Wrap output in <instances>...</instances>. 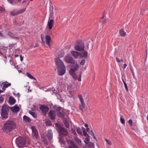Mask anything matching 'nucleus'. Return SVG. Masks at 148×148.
<instances>
[{
  "instance_id": "1",
  "label": "nucleus",
  "mask_w": 148,
  "mask_h": 148,
  "mask_svg": "<svg viewBox=\"0 0 148 148\" xmlns=\"http://www.w3.org/2000/svg\"><path fill=\"white\" fill-rule=\"evenodd\" d=\"M15 124L14 122L11 121H8L6 122L3 126L2 130L5 133L11 135L12 132L15 127Z\"/></svg>"
},
{
  "instance_id": "2",
  "label": "nucleus",
  "mask_w": 148,
  "mask_h": 148,
  "mask_svg": "<svg viewBox=\"0 0 148 148\" xmlns=\"http://www.w3.org/2000/svg\"><path fill=\"white\" fill-rule=\"evenodd\" d=\"M15 142L19 148H22L25 146H27L29 144L28 138H24L21 136H19L16 138Z\"/></svg>"
},
{
  "instance_id": "3",
  "label": "nucleus",
  "mask_w": 148,
  "mask_h": 148,
  "mask_svg": "<svg viewBox=\"0 0 148 148\" xmlns=\"http://www.w3.org/2000/svg\"><path fill=\"white\" fill-rule=\"evenodd\" d=\"M8 109L5 105H3L2 108L1 116L2 118H6L8 117Z\"/></svg>"
},
{
  "instance_id": "4",
  "label": "nucleus",
  "mask_w": 148,
  "mask_h": 148,
  "mask_svg": "<svg viewBox=\"0 0 148 148\" xmlns=\"http://www.w3.org/2000/svg\"><path fill=\"white\" fill-rule=\"evenodd\" d=\"M56 125L61 134H62L63 136H66L68 134V131L65 128L62 127L58 123H56Z\"/></svg>"
},
{
  "instance_id": "5",
  "label": "nucleus",
  "mask_w": 148,
  "mask_h": 148,
  "mask_svg": "<svg viewBox=\"0 0 148 148\" xmlns=\"http://www.w3.org/2000/svg\"><path fill=\"white\" fill-rule=\"evenodd\" d=\"M84 44L82 41H80L78 42L77 45L75 47L76 50L79 51L84 50Z\"/></svg>"
},
{
  "instance_id": "6",
  "label": "nucleus",
  "mask_w": 148,
  "mask_h": 148,
  "mask_svg": "<svg viewBox=\"0 0 148 148\" xmlns=\"http://www.w3.org/2000/svg\"><path fill=\"white\" fill-rule=\"evenodd\" d=\"M25 10L26 8L18 10H14L11 12L10 14L12 16H14L15 15L23 13L25 11Z\"/></svg>"
},
{
  "instance_id": "7",
  "label": "nucleus",
  "mask_w": 148,
  "mask_h": 148,
  "mask_svg": "<svg viewBox=\"0 0 148 148\" xmlns=\"http://www.w3.org/2000/svg\"><path fill=\"white\" fill-rule=\"evenodd\" d=\"M64 59L66 63L74 64L75 63V61L73 59V58L70 56L69 55H68L65 56Z\"/></svg>"
},
{
  "instance_id": "8",
  "label": "nucleus",
  "mask_w": 148,
  "mask_h": 148,
  "mask_svg": "<svg viewBox=\"0 0 148 148\" xmlns=\"http://www.w3.org/2000/svg\"><path fill=\"white\" fill-rule=\"evenodd\" d=\"M68 145V148H79L77 145L72 140H67Z\"/></svg>"
},
{
  "instance_id": "9",
  "label": "nucleus",
  "mask_w": 148,
  "mask_h": 148,
  "mask_svg": "<svg viewBox=\"0 0 148 148\" xmlns=\"http://www.w3.org/2000/svg\"><path fill=\"white\" fill-rule=\"evenodd\" d=\"M71 53L75 58H79L82 57V54L79 52L73 51L71 52Z\"/></svg>"
},
{
  "instance_id": "10",
  "label": "nucleus",
  "mask_w": 148,
  "mask_h": 148,
  "mask_svg": "<svg viewBox=\"0 0 148 148\" xmlns=\"http://www.w3.org/2000/svg\"><path fill=\"white\" fill-rule=\"evenodd\" d=\"M58 71L59 75H63L66 72V68L65 66H63L58 68Z\"/></svg>"
},
{
  "instance_id": "11",
  "label": "nucleus",
  "mask_w": 148,
  "mask_h": 148,
  "mask_svg": "<svg viewBox=\"0 0 148 148\" xmlns=\"http://www.w3.org/2000/svg\"><path fill=\"white\" fill-rule=\"evenodd\" d=\"M48 116L52 120L55 119L56 118V112L53 110H51L49 112Z\"/></svg>"
},
{
  "instance_id": "12",
  "label": "nucleus",
  "mask_w": 148,
  "mask_h": 148,
  "mask_svg": "<svg viewBox=\"0 0 148 148\" xmlns=\"http://www.w3.org/2000/svg\"><path fill=\"white\" fill-rule=\"evenodd\" d=\"M11 85V84L10 83H9L7 81H5L1 83H0V86H3L2 89L3 90H5L6 88L10 86Z\"/></svg>"
},
{
  "instance_id": "13",
  "label": "nucleus",
  "mask_w": 148,
  "mask_h": 148,
  "mask_svg": "<svg viewBox=\"0 0 148 148\" xmlns=\"http://www.w3.org/2000/svg\"><path fill=\"white\" fill-rule=\"evenodd\" d=\"M40 108L42 112L45 114H46L49 110V108L47 106L45 105L41 106L40 107Z\"/></svg>"
},
{
  "instance_id": "14",
  "label": "nucleus",
  "mask_w": 148,
  "mask_h": 148,
  "mask_svg": "<svg viewBox=\"0 0 148 148\" xmlns=\"http://www.w3.org/2000/svg\"><path fill=\"white\" fill-rule=\"evenodd\" d=\"M32 136H34L36 138H37L38 136V133L37 130L34 127H32Z\"/></svg>"
},
{
  "instance_id": "15",
  "label": "nucleus",
  "mask_w": 148,
  "mask_h": 148,
  "mask_svg": "<svg viewBox=\"0 0 148 148\" xmlns=\"http://www.w3.org/2000/svg\"><path fill=\"white\" fill-rule=\"evenodd\" d=\"M11 110L14 113H17L19 110V108L17 105L16 104L14 106L10 108Z\"/></svg>"
},
{
  "instance_id": "16",
  "label": "nucleus",
  "mask_w": 148,
  "mask_h": 148,
  "mask_svg": "<svg viewBox=\"0 0 148 148\" xmlns=\"http://www.w3.org/2000/svg\"><path fill=\"white\" fill-rule=\"evenodd\" d=\"M53 24L54 20L53 19H50V18H49L47 24V26L48 27L49 29H52Z\"/></svg>"
},
{
  "instance_id": "17",
  "label": "nucleus",
  "mask_w": 148,
  "mask_h": 148,
  "mask_svg": "<svg viewBox=\"0 0 148 148\" xmlns=\"http://www.w3.org/2000/svg\"><path fill=\"white\" fill-rule=\"evenodd\" d=\"M45 40L46 41V44L50 47V42L51 41V38L49 35H46L45 36Z\"/></svg>"
},
{
  "instance_id": "18",
  "label": "nucleus",
  "mask_w": 148,
  "mask_h": 148,
  "mask_svg": "<svg viewBox=\"0 0 148 148\" xmlns=\"http://www.w3.org/2000/svg\"><path fill=\"white\" fill-rule=\"evenodd\" d=\"M47 136L48 140H51L53 138V134L51 130H48L47 133Z\"/></svg>"
},
{
  "instance_id": "19",
  "label": "nucleus",
  "mask_w": 148,
  "mask_h": 148,
  "mask_svg": "<svg viewBox=\"0 0 148 148\" xmlns=\"http://www.w3.org/2000/svg\"><path fill=\"white\" fill-rule=\"evenodd\" d=\"M56 64L58 68L61 67L63 66H65L63 62L60 59H58L56 62Z\"/></svg>"
},
{
  "instance_id": "20",
  "label": "nucleus",
  "mask_w": 148,
  "mask_h": 148,
  "mask_svg": "<svg viewBox=\"0 0 148 148\" xmlns=\"http://www.w3.org/2000/svg\"><path fill=\"white\" fill-rule=\"evenodd\" d=\"M74 138L75 141L77 142L78 145L79 146L82 145V141L77 136H74Z\"/></svg>"
},
{
  "instance_id": "21",
  "label": "nucleus",
  "mask_w": 148,
  "mask_h": 148,
  "mask_svg": "<svg viewBox=\"0 0 148 148\" xmlns=\"http://www.w3.org/2000/svg\"><path fill=\"white\" fill-rule=\"evenodd\" d=\"M15 100L14 98L12 97H10L9 98V103L10 105H12L15 103Z\"/></svg>"
},
{
  "instance_id": "22",
  "label": "nucleus",
  "mask_w": 148,
  "mask_h": 148,
  "mask_svg": "<svg viewBox=\"0 0 148 148\" xmlns=\"http://www.w3.org/2000/svg\"><path fill=\"white\" fill-rule=\"evenodd\" d=\"M119 34L122 37H125L126 35V33L123 29H121L119 31Z\"/></svg>"
},
{
  "instance_id": "23",
  "label": "nucleus",
  "mask_w": 148,
  "mask_h": 148,
  "mask_svg": "<svg viewBox=\"0 0 148 148\" xmlns=\"http://www.w3.org/2000/svg\"><path fill=\"white\" fill-rule=\"evenodd\" d=\"M23 120L26 122H30L31 121V120L30 118L26 115H25L23 116Z\"/></svg>"
},
{
  "instance_id": "24",
  "label": "nucleus",
  "mask_w": 148,
  "mask_h": 148,
  "mask_svg": "<svg viewBox=\"0 0 148 148\" xmlns=\"http://www.w3.org/2000/svg\"><path fill=\"white\" fill-rule=\"evenodd\" d=\"M72 76L73 78L74 79H75L76 80L78 79L79 81H81V75H80L79 77H78V76L77 75H76L75 74L73 75Z\"/></svg>"
},
{
  "instance_id": "25",
  "label": "nucleus",
  "mask_w": 148,
  "mask_h": 148,
  "mask_svg": "<svg viewBox=\"0 0 148 148\" xmlns=\"http://www.w3.org/2000/svg\"><path fill=\"white\" fill-rule=\"evenodd\" d=\"M41 137L42 139L43 140L44 143L45 144H47V139L46 137L45 136H44L43 135H41Z\"/></svg>"
},
{
  "instance_id": "26",
  "label": "nucleus",
  "mask_w": 148,
  "mask_h": 148,
  "mask_svg": "<svg viewBox=\"0 0 148 148\" xmlns=\"http://www.w3.org/2000/svg\"><path fill=\"white\" fill-rule=\"evenodd\" d=\"M65 113L64 111H62V112H59V113L58 114V116L61 118H63L64 117V115L65 114Z\"/></svg>"
},
{
  "instance_id": "27",
  "label": "nucleus",
  "mask_w": 148,
  "mask_h": 148,
  "mask_svg": "<svg viewBox=\"0 0 148 148\" xmlns=\"http://www.w3.org/2000/svg\"><path fill=\"white\" fill-rule=\"evenodd\" d=\"M29 113L31 114L34 117L36 118L37 116V114L35 112H34L32 111L31 110H29Z\"/></svg>"
},
{
  "instance_id": "28",
  "label": "nucleus",
  "mask_w": 148,
  "mask_h": 148,
  "mask_svg": "<svg viewBox=\"0 0 148 148\" xmlns=\"http://www.w3.org/2000/svg\"><path fill=\"white\" fill-rule=\"evenodd\" d=\"M64 123L67 129H69V125L67 121L66 120H65L64 121Z\"/></svg>"
},
{
  "instance_id": "29",
  "label": "nucleus",
  "mask_w": 148,
  "mask_h": 148,
  "mask_svg": "<svg viewBox=\"0 0 148 148\" xmlns=\"http://www.w3.org/2000/svg\"><path fill=\"white\" fill-rule=\"evenodd\" d=\"M27 76L30 78L31 79H34V80H35L36 81V79L33 76H32L31 74H30L29 73H27Z\"/></svg>"
},
{
  "instance_id": "30",
  "label": "nucleus",
  "mask_w": 148,
  "mask_h": 148,
  "mask_svg": "<svg viewBox=\"0 0 148 148\" xmlns=\"http://www.w3.org/2000/svg\"><path fill=\"white\" fill-rule=\"evenodd\" d=\"M120 121L121 123L123 124H125V120L124 119L123 116L122 115H120Z\"/></svg>"
},
{
  "instance_id": "31",
  "label": "nucleus",
  "mask_w": 148,
  "mask_h": 148,
  "mask_svg": "<svg viewBox=\"0 0 148 148\" xmlns=\"http://www.w3.org/2000/svg\"><path fill=\"white\" fill-rule=\"evenodd\" d=\"M75 71L74 69H73L71 68L70 70L69 73L72 76L73 75L75 74Z\"/></svg>"
},
{
  "instance_id": "32",
  "label": "nucleus",
  "mask_w": 148,
  "mask_h": 148,
  "mask_svg": "<svg viewBox=\"0 0 148 148\" xmlns=\"http://www.w3.org/2000/svg\"><path fill=\"white\" fill-rule=\"evenodd\" d=\"M78 96L79 99L80 100V101L81 102V103L82 104H84V100H83L82 96L81 95H79Z\"/></svg>"
},
{
  "instance_id": "33",
  "label": "nucleus",
  "mask_w": 148,
  "mask_h": 148,
  "mask_svg": "<svg viewBox=\"0 0 148 148\" xmlns=\"http://www.w3.org/2000/svg\"><path fill=\"white\" fill-rule=\"evenodd\" d=\"M7 35L9 36L10 37L12 38L13 37H14L15 34L11 32H9L8 33Z\"/></svg>"
},
{
  "instance_id": "34",
  "label": "nucleus",
  "mask_w": 148,
  "mask_h": 148,
  "mask_svg": "<svg viewBox=\"0 0 148 148\" xmlns=\"http://www.w3.org/2000/svg\"><path fill=\"white\" fill-rule=\"evenodd\" d=\"M76 131L77 133L80 135H82V132L81 129L79 128H77V129Z\"/></svg>"
},
{
  "instance_id": "35",
  "label": "nucleus",
  "mask_w": 148,
  "mask_h": 148,
  "mask_svg": "<svg viewBox=\"0 0 148 148\" xmlns=\"http://www.w3.org/2000/svg\"><path fill=\"white\" fill-rule=\"evenodd\" d=\"M45 124L46 126H51L52 125L51 123L50 120H47L45 122Z\"/></svg>"
},
{
  "instance_id": "36",
  "label": "nucleus",
  "mask_w": 148,
  "mask_h": 148,
  "mask_svg": "<svg viewBox=\"0 0 148 148\" xmlns=\"http://www.w3.org/2000/svg\"><path fill=\"white\" fill-rule=\"evenodd\" d=\"M85 104H81L79 105V109L81 110H82L84 108Z\"/></svg>"
},
{
  "instance_id": "37",
  "label": "nucleus",
  "mask_w": 148,
  "mask_h": 148,
  "mask_svg": "<svg viewBox=\"0 0 148 148\" xmlns=\"http://www.w3.org/2000/svg\"><path fill=\"white\" fill-rule=\"evenodd\" d=\"M8 2L12 5H15L16 3L14 2V0H7Z\"/></svg>"
},
{
  "instance_id": "38",
  "label": "nucleus",
  "mask_w": 148,
  "mask_h": 148,
  "mask_svg": "<svg viewBox=\"0 0 148 148\" xmlns=\"http://www.w3.org/2000/svg\"><path fill=\"white\" fill-rule=\"evenodd\" d=\"M82 54H83V55H82V57H87V56L88 53L86 51H84L82 53Z\"/></svg>"
},
{
  "instance_id": "39",
  "label": "nucleus",
  "mask_w": 148,
  "mask_h": 148,
  "mask_svg": "<svg viewBox=\"0 0 148 148\" xmlns=\"http://www.w3.org/2000/svg\"><path fill=\"white\" fill-rule=\"evenodd\" d=\"M4 95H1L0 97V103H1L3 102L4 99Z\"/></svg>"
},
{
  "instance_id": "40",
  "label": "nucleus",
  "mask_w": 148,
  "mask_h": 148,
  "mask_svg": "<svg viewBox=\"0 0 148 148\" xmlns=\"http://www.w3.org/2000/svg\"><path fill=\"white\" fill-rule=\"evenodd\" d=\"M89 136H87V137H86L85 138V140L84 141V142L86 144H88L90 140V139L89 138Z\"/></svg>"
},
{
  "instance_id": "41",
  "label": "nucleus",
  "mask_w": 148,
  "mask_h": 148,
  "mask_svg": "<svg viewBox=\"0 0 148 148\" xmlns=\"http://www.w3.org/2000/svg\"><path fill=\"white\" fill-rule=\"evenodd\" d=\"M5 11L4 8L0 6V13H3Z\"/></svg>"
},
{
  "instance_id": "42",
  "label": "nucleus",
  "mask_w": 148,
  "mask_h": 148,
  "mask_svg": "<svg viewBox=\"0 0 148 148\" xmlns=\"http://www.w3.org/2000/svg\"><path fill=\"white\" fill-rule=\"evenodd\" d=\"M83 135L85 136H89L88 135L87 133L85 132V130H84H84H83Z\"/></svg>"
},
{
  "instance_id": "43",
  "label": "nucleus",
  "mask_w": 148,
  "mask_h": 148,
  "mask_svg": "<svg viewBox=\"0 0 148 148\" xmlns=\"http://www.w3.org/2000/svg\"><path fill=\"white\" fill-rule=\"evenodd\" d=\"M79 66L77 64H75V66L74 68V69L75 71H77L78 69Z\"/></svg>"
},
{
  "instance_id": "44",
  "label": "nucleus",
  "mask_w": 148,
  "mask_h": 148,
  "mask_svg": "<svg viewBox=\"0 0 148 148\" xmlns=\"http://www.w3.org/2000/svg\"><path fill=\"white\" fill-rule=\"evenodd\" d=\"M128 123L130 126H132L133 125L132 121V119H130L128 121Z\"/></svg>"
},
{
  "instance_id": "45",
  "label": "nucleus",
  "mask_w": 148,
  "mask_h": 148,
  "mask_svg": "<svg viewBox=\"0 0 148 148\" xmlns=\"http://www.w3.org/2000/svg\"><path fill=\"white\" fill-rule=\"evenodd\" d=\"M85 62V60L84 59L81 60L80 64L81 65H84Z\"/></svg>"
},
{
  "instance_id": "46",
  "label": "nucleus",
  "mask_w": 148,
  "mask_h": 148,
  "mask_svg": "<svg viewBox=\"0 0 148 148\" xmlns=\"http://www.w3.org/2000/svg\"><path fill=\"white\" fill-rule=\"evenodd\" d=\"M106 141L107 143L109 145H111L112 144L110 140L106 139Z\"/></svg>"
},
{
  "instance_id": "47",
  "label": "nucleus",
  "mask_w": 148,
  "mask_h": 148,
  "mask_svg": "<svg viewBox=\"0 0 148 148\" xmlns=\"http://www.w3.org/2000/svg\"><path fill=\"white\" fill-rule=\"evenodd\" d=\"M100 21L102 23H103L105 21V18H104V17H103L100 20Z\"/></svg>"
},
{
  "instance_id": "48",
  "label": "nucleus",
  "mask_w": 148,
  "mask_h": 148,
  "mask_svg": "<svg viewBox=\"0 0 148 148\" xmlns=\"http://www.w3.org/2000/svg\"><path fill=\"white\" fill-rule=\"evenodd\" d=\"M43 34H41V40L42 41V42H44V43H45V41L44 40V39L43 38Z\"/></svg>"
},
{
  "instance_id": "49",
  "label": "nucleus",
  "mask_w": 148,
  "mask_h": 148,
  "mask_svg": "<svg viewBox=\"0 0 148 148\" xmlns=\"http://www.w3.org/2000/svg\"><path fill=\"white\" fill-rule=\"evenodd\" d=\"M123 80V84H124V85L125 87H126V86H127V85L126 83H125V82L124 81V80Z\"/></svg>"
},
{
  "instance_id": "50",
  "label": "nucleus",
  "mask_w": 148,
  "mask_h": 148,
  "mask_svg": "<svg viewBox=\"0 0 148 148\" xmlns=\"http://www.w3.org/2000/svg\"><path fill=\"white\" fill-rule=\"evenodd\" d=\"M116 61L118 63H119L120 62V60L119 58H116Z\"/></svg>"
},
{
  "instance_id": "51",
  "label": "nucleus",
  "mask_w": 148,
  "mask_h": 148,
  "mask_svg": "<svg viewBox=\"0 0 148 148\" xmlns=\"http://www.w3.org/2000/svg\"><path fill=\"white\" fill-rule=\"evenodd\" d=\"M73 133L74 134V135H75V136H77V135L75 131H73Z\"/></svg>"
},
{
  "instance_id": "52",
  "label": "nucleus",
  "mask_w": 148,
  "mask_h": 148,
  "mask_svg": "<svg viewBox=\"0 0 148 148\" xmlns=\"http://www.w3.org/2000/svg\"><path fill=\"white\" fill-rule=\"evenodd\" d=\"M53 8H52V11L51 12H50V16H52L53 15Z\"/></svg>"
},
{
  "instance_id": "53",
  "label": "nucleus",
  "mask_w": 148,
  "mask_h": 148,
  "mask_svg": "<svg viewBox=\"0 0 148 148\" xmlns=\"http://www.w3.org/2000/svg\"><path fill=\"white\" fill-rule=\"evenodd\" d=\"M20 60H21V61L22 62L23 60V56H22L21 55H20Z\"/></svg>"
},
{
  "instance_id": "54",
  "label": "nucleus",
  "mask_w": 148,
  "mask_h": 148,
  "mask_svg": "<svg viewBox=\"0 0 148 148\" xmlns=\"http://www.w3.org/2000/svg\"><path fill=\"white\" fill-rule=\"evenodd\" d=\"M127 66V64H123V69H124L125 68H126V67Z\"/></svg>"
},
{
  "instance_id": "55",
  "label": "nucleus",
  "mask_w": 148,
  "mask_h": 148,
  "mask_svg": "<svg viewBox=\"0 0 148 148\" xmlns=\"http://www.w3.org/2000/svg\"><path fill=\"white\" fill-rule=\"evenodd\" d=\"M12 38H13L16 40H18V37H16L14 36V37H13Z\"/></svg>"
},
{
  "instance_id": "56",
  "label": "nucleus",
  "mask_w": 148,
  "mask_h": 148,
  "mask_svg": "<svg viewBox=\"0 0 148 148\" xmlns=\"http://www.w3.org/2000/svg\"><path fill=\"white\" fill-rule=\"evenodd\" d=\"M14 45V44H13V45L11 44H9V47H12Z\"/></svg>"
},
{
  "instance_id": "57",
  "label": "nucleus",
  "mask_w": 148,
  "mask_h": 148,
  "mask_svg": "<svg viewBox=\"0 0 148 148\" xmlns=\"http://www.w3.org/2000/svg\"><path fill=\"white\" fill-rule=\"evenodd\" d=\"M91 135L93 136V138H95V135H94V133H92V134Z\"/></svg>"
},
{
  "instance_id": "58",
  "label": "nucleus",
  "mask_w": 148,
  "mask_h": 148,
  "mask_svg": "<svg viewBox=\"0 0 148 148\" xmlns=\"http://www.w3.org/2000/svg\"><path fill=\"white\" fill-rule=\"evenodd\" d=\"M125 88L127 92H128V90L127 88V86H126V87H125Z\"/></svg>"
},
{
  "instance_id": "59",
  "label": "nucleus",
  "mask_w": 148,
  "mask_h": 148,
  "mask_svg": "<svg viewBox=\"0 0 148 148\" xmlns=\"http://www.w3.org/2000/svg\"><path fill=\"white\" fill-rule=\"evenodd\" d=\"M3 36V34L0 32V36L2 37Z\"/></svg>"
},
{
  "instance_id": "60",
  "label": "nucleus",
  "mask_w": 148,
  "mask_h": 148,
  "mask_svg": "<svg viewBox=\"0 0 148 148\" xmlns=\"http://www.w3.org/2000/svg\"><path fill=\"white\" fill-rule=\"evenodd\" d=\"M60 140L61 141H62V143H63L64 142L63 140L61 139V137H60Z\"/></svg>"
},
{
  "instance_id": "61",
  "label": "nucleus",
  "mask_w": 148,
  "mask_h": 148,
  "mask_svg": "<svg viewBox=\"0 0 148 148\" xmlns=\"http://www.w3.org/2000/svg\"><path fill=\"white\" fill-rule=\"evenodd\" d=\"M27 1V0H23L22 1V3H24L25 2H26Z\"/></svg>"
},
{
  "instance_id": "62",
  "label": "nucleus",
  "mask_w": 148,
  "mask_h": 148,
  "mask_svg": "<svg viewBox=\"0 0 148 148\" xmlns=\"http://www.w3.org/2000/svg\"><path fill=\"white\" fill-rule=\"evenodd\" d=\"M38 46V44H36V45L35 46H34V47H37Z\"/></svg>"
},
{
  "instance_id": "63",
  "label": "nucleus",
  "mask_w": 148,
  "mask_h": 148,
  "mask_svg": "<svg viewBox=\"0 0 148 148\" xmlns=\"http://www.w3.org/2000/svg\"><path fill=\"white\" fill-rule=\"evenodd\" d=\"M12 59H10V62L11 63V62H12Z\"/></svg>"
},
{
  "instance_id": "64",
  "label": "nucleus",
  "mask_w": 148,
  "mask_h": 148,
  "mask_svg": "<svg viewBox=\"0 0 148 148\" xmlns=\"http://www.w3.org/2000/svg\"><path fill=\"white\" fill-rule=\"evenodd\" d=\"M89 130H90L89 128H87V129H86V131H87V132H89Z\"/></svg>"
}]
</instances>
